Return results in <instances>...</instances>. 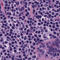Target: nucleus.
<instances>
[{"instance_id": "0e129e2a", "label": "nucleus", "mask_w": 60, "mask_h": 60, "mask_svg": "<svg viewBox=\"0 0 60 60\" xmlns=\"http://www.w3.org/2000/svg\"><path fill=\"white\" fill-rule=\"evenodd\" d=\"M50 21H53V19H50Z\"/></svg>"}, {"instance_id": "4c0bfd02", "label": "nucleus", "mask_w": 60, "mask_h": 60, "mask_svg": "<svg viewBox=\"0 0 60 60\" xmlns=\"http://www.w3.org/2000/svg\"><path fill=\"white\" fill-rule=\"evenodd\" d=\"M12 40L13 41H15V38H13L12 39Z\"/></svg>"}, {"instance_id": "4be33fe9", "label": "nucleus", "mask_w": 60, "mask_h": 60, "mask_svg": "<svg viewBox=\"0 0 60 60\" xmlns=\"http://www.w3.org/2000/svg\"><path fill=\"white\" fill-rule=\"evenodd\" d=\"M13 15L14 16H15V12H13Z\"/></svg>"}, {"instance_id": "8fccbe9b", "label": "nucleus", "mask_w": 60, "mask_h": 60, "mask_svg": "<svg viewBox=\"0 0 60 60\" xmlns=\"http://www.w3.org/2000/svg\"><path fill=\"white\" fill-rule=\"evenodd\" d=\"M19 58H20L21 57V55H19Z\"/></svg>"}, {"instance_id": "2f4dec72", "label": "nucleus", "mask_w": 60, "mask_h": 60, "mask_svg": "<svg viewBox=\"0 0 60 60\" xmlns=\"http://www.w3.org/2000/svg\"><path fill=\"white\" fill-rule=\"evenodd\" d=\"M55 30H56V31H57V30H58V29L57 28H56L55 29Z\"/></svg>"}, {"instance_id": "49530a36", "label": "nucleus", "mask_w": 60, "mask_h": 60, "mask_svg": "<svg viewBox=\"0 0 60 60\" xmlns=\"http://www.w3.org/2000/svg\"><path fill=\"white\" fill-rule=\"evenodd\" d=\"M16 26L17 27H18V26H19V24H16Z\"/></svg>"}, {"instance_id": "79ce46f5", "label": "nucleus", "mask_w": 60, "mask_h": 60, "mask_svg": "<svg viewBox=\"0 0 60 60\" xmlns=\"http://www.w3.org/2000/svg\"><path fill=\"white\" fill-rule=\"evenodd\" d=\"M52 45L53 46H55L56 45V44L54 43H53L52 44Z\"/></svg>"}, {"instance_id": "5fc2aeb1", "label": "nucleus", "mask_w": 60, "mask_h": 60, "mask_svg": "<svg viewBox=\"0 0 60 60\" xmlns=\"http://www.w3.org/2000/svg\"><path fill=\"white\" fill-rule=\"evenodd\" d=\"M14 52L15 53H16V52H17V51L16 50H14Z\"/></svg>"}, {"instance_id": "9d476101", "label": "nucleus", "mask_w": 60, "mask_h": 60, "mask_svg": "<svg viewBox=\"0 0 60 60\" xmlns=\"http://www.w3.org/2000/svg\"><path fill=\"white\" fill-rule=\"evenodd\" d=\"M36 56L35 55H34V56H32V58H34V59H35V58H36Z\"/></svg>"}, {"instance_id": "864d4df0", "label": "nucleus", "mask_w": 60, "mask_h": 60, "mask_svg": "<svg viewBox=\"0 0 60 60\" xmlns=\"http://www.w3.org/2000/svg\"><path fill=\"white\" fill-rule=\"evenodd\" d=\"M34 41H36V38H35L34 39Z\"/></svg>"}, {"instance_id": "3c124183", "label": "nucleus", "mask_w": 60, "mask_h": 60, "mask_svg": "<svg viewBox=\"0 0 60 60\" xmlns=\"http://www.w3.org/2000/svg\"><path fill=\"white\" fill-rule=\"evenodd\" d=\"M29 26H32V24L31 23H30L29 24Z\"/></svg>"}, {"instance_id": "ea45409f", "label": "nucleus", "mask_w": 60, "mask_h": 60, "mask_svg": "<svg viewBox=\"0 0 60 60\" xmlns=\"http://www.w3.org/2000/svg\"><path fill=\"white\" fill-rule=\"evenodd\" d=\"M53 34H56V32H53Z\"/></svg>"}, {"instance_id": "7c9ffc66", "label": "nucleus", "mask_w": 60, "mask_h": 60, "mask_svg": "<svg viewBox=\"0 0 60 60\" xmlns=\"http://www.w3.org/2000/svg\"><path fill=\"white\" fill-rule=\"evenodd\" d=\"M22 17L24 19H26V16H22Z\"/></svg>"}, {"instance_id": "603ef678", "label": "nucleus", "mask_w": 60, "mask_h": 60, "mask_svg": "<svg viewBox=\"0 0 60 60\" xmlns=\"http://www.w3.org/2000/svg\"><path fill=\"white\" fill-rule=\"evenodd\" d=\"M26 27L27 28H28V25H27L26 26Z\"/></svg>"}, {"instance_id": "7ed1b4c3", "label": "nucleus", "mask_w": 60, "mask_h": 60, "mask_svg": "<svg viewBox=\"0 0 60 60\" xmlns=\"http://www.w3.org/2000/svg\"><path fill=\"white\" fill-rule=\"evenodd\" d=\"M36 18H37L38 19H40V18H41V15L40 16L38 15L37 16H36Z\"/></svg>"}, {"instance_id": "6ab92c4d", "label": "nucleus", "mask_w": 60, "mask_h": 60, "mask_svg": "<svg viewBox=\"0 0 60 60\" xmlns=\"http://www.w3.org/2000/svg\"><path fill=\"white\" fill-rule=\"evenodd\" d=\"M48 1L49 4H51V0H48Z\"/></svg>"}, {"instance_id": "473e14b6", "label": "nucleus", "mask_w": 60, "mask_h": 60, "mask_svg": "<svg viewBox=\"0 0 60 60\" xmlns=\"http://www.w3.org/2000/svg\"><path fill=\"white\" fill-rule=\"evenodd\" d=\"M2 33L3 34H5V31H3Z\"/></svg>"}, {"instance_id": "c85d7f7f", "label": "nucleus", "mask_w": 60, "mask_h": 60, "mask_svg": "<svg viewBox=\"0 0 60 60\" xmlns=\"http://www.w3.org/2000/svg\"><path fill=\"white\" fill-rule=\"evenodd\" d=\"M21 16V14H19L18 15V17H19L20 16Z\"/></svg>"}, {"instance_id": "72a5a7b5", "label": "nucleus", "mask_w": 60, "mask_h": 60, "mask_svg": "<svg viewBox=\"0 0 60 60\" xmlns=\"http://www.w3.org/2000/svg\"><path fill=\"white\" fill-rule=\"evenodd\" d=\"M24 6L25 8H27V7L26 6V5H25Z\"/></svg>"}, {"instance_id": "2eb2a0df", "label": "nucleus", "mask_w": 60, "mask_h": 60, "mask_svg": "<svg viewBox=\"0 0 60 60\" xmlns=\"http://www.w3.org/2000/svg\"><path fill=\"white\" fill-rule=\"evenodd\" d=\"M26 36H25L24 38V40H26Z\"/></svg>"}, {"instance_id": "1a4fd4ad", "label": "nucleus", "mask_w": 60, "mask_h": 60, "mask_svg": "<svg viewBox=\"0 0 60 60\" xmlns=\"http://www.w3.org/2000/svg\"><path fill=\"white\" fill-rule=\"evenodd\" d=\"M49 49V52H51L52 51V52H53V49H52H52Z\"/></svg>"}, {"instance_id": "338daca9", "label": "nucleus", "mask_w": 60, "mask_h": 60, "mask_svg": "<svg viewBox=\"0 0 60 60\" xmlns=\"http://www.w3.org/2000/svg\"><path fill=\"white\" fill-rule=\"evenodd\" d=\"M23 56H26V55L25 54H23Z\"/></svg>"}, {"instance_id": "423d86ee", "label": "nucleus", "mask_w": 60, "mask_h": 60, "mask_svg": "<svg viewBox=\"0 0 60 60\" xmlns=\"http://www.w3.org/2000/svg\"><path fill=\"white\" fill-rule=\"evenodd\" d=\"M15 3L17 4V5H19V1H18L17 3L16 2H15Z\"/></svg>"}, {"instance_id": "a878e982", "label": "nucleus", "mask_w": 60, "mask_h": 60, "mask_svg": "<svg viewBox=\"0 0 60 60\" xmlns=\"http://www.w3.org/2000/svg\"><path fill=\"white\" fill-rule=\"evenodd\" d=\"M17 37H18V38H20V35H18L17 36Z\"/></svg>"}, {"instance_id": "5701e85b", "label": "nucleus", "mask_w": 60, "mask_h": 60, "mask_svg": "<svg viewBox=\"0 0 60 60\" xmlns=\"http://www.w3.org/2000/svg\"><path fill=\"white\" fill-rule=\"evenodd\" d=\"M24 46H25V47H26L27 46V44L24 45Z\"/></svg>"}, {"instance_id": "a211bd4d", "label": "nucleus", "mask_w": 60, "mask_h": 60, "mask_svg": "<svg viewBox=\"0 0 60 60\" xmlns=\"http://www.w3.org/2000/svg\"><path fill=\"white\" fill-rule=\"evenodd\" d=\"M28 19L29 20H32V18H31L30 17L28 18Z\"/></svg>"}, {"instance_id": "393cba45", "label": "nucleus", "mask_w": 60, "mask_h": 60, "mask_svg": "<svg viewBox=\"0 0 60 60\" xmlns=\"http://www.w3.org/2000/svg\"><path fill=\"white\" fill-rule=\"evenodd\" d=\"M45 7H47V6H48V5L47 4H45Z\"/></svg>"}, {"instance_id": "dca6fc26", "label": "nucleus", "mask_w": 60, "mask_h": 60, "mask_svg": "<svg viewBox=\"0 0 60 60\" xmlns=\"http://www.w3.org/2000/svg\"><path fill=\"white\" fill-rule=\"evenodd\" d=\"M41 30V32H44V31H43V29H40Z\"/></svg>"}, {"instance_id": "f03ea898", "label": "nucleus", "mask_w": 60, "mask_h": 60, "mask_svg": "<svg viewBox=\"0 0 60 60\" xmlns=\"http://www.w3.org/2000/svg\"><path fill=\"white\" fill-rule=\"evenodd\" d=\"M25 10V8L24 7H22L21 8H20V9L19 10V11H23Z\"/></svg>"}, {"instance_id": "f704fd0d", "label": "nucleus", "mask_w": 60, "mask_h": 60, "mask_svg": "<svg viewBox=\"0 0 60 60\" xmlns=\"http://www.w3.org/2000/svg\"><path fill=\"white\" fill-rule=\"evenodd\" d=\"M29 35H33V34L32 33H30L29 34Z\"/></svg>"}, {"instance_id": "a19ab883", "label": "nucleus", "mask_w": 60, "mask_h": 60, "mask_svg": "<svg viewBox=\"0 0 60 60\" xmlns=\"http://www.w3.org/2000/svg\"><path fill=\"white\" fill-rule=\"evenodd\" d=\"M56 34L57 36H59V34L58 33H57Z\"/></svg>"}, {"instance_id": "a18cd8bd", "label": "nucleus", "mask_w": 60, "mask_h": 60, "mask_svg": "<svg viewBox=\"0 0 60 60\" xmlns=\"http://www.w3.org/2000/svg\"><path fill=\"white\" fill-rule=\"evenodd\" d=\"M44 23L45 24H46L47 23V21H44Z\"/></svg>"}, {"instance_id": "680f3d73", "label": "nucleus", "mask_w": 60, "mask_h": 60, "mask_svg": "<svg viewBox=\"0 0 60 60\" xmlns=\"http://www.w3.org/2000/svg\"><path fill=\"white\" fill-rule=\"evenodd\" d=\"M35 45V43H34L33 44V45H34V46Z\"/></svg>"}, {"instance_id": "69168bd1", "label": "nucleus", "mask_w": 60, "mask_h": 60, "mask_svg": "<svg viewBox=\"0 0 60 60\" xmlns=\"http://www.w3.org/2000/svg\"><path fill=\"white\" fill-rule=\"evenodd\" d=\"M47 10H48V11H49V7H47Z\"/></svg>"}, {"instance_id": "0eeeda50", "label": "nucleus", "mask_w": 60, "mask_h": 60, "mask_svg": "<svg viewBox=\"0 0 60 60\" xmlns=\"http://www.w3.org/2000/svg\"><path fill=\"white\" fill-rule=\"evenodd\" d=\"M34 3L35 4H36V5H38V4H39V2H37L36 1H35L34 2Z\"/></svg>"}, {"instance_id": "de8ad7c7", "label": "nucleus", "mask_w": 60, "mask_h": 60, "mask_svg": "<svg viewBox=\"0 0 60 60\" xmlns=\"http://www.w3.org/2000/svg\"><path fill=\"white\" fill-rule=\"evenodd\" d=\"M9 26H11H11H12V24H10Z\"/></svg>"}, {"instance_id": "9b49d317", "label": "nucleus", "mask_w": 60, "mask_h": 60, "mask_svg": "<svg viewBox=\"0 0 60 60\" xmlns=\"http://www.w3.org/2000/svg\"><path fill=\"white\" fill-rule=\"evenodd\" d=\"M43 41V42H44V40H40L39 41V42L38 43H40V42H41V41Z\"/></svg>"}, {"instance_id": "39448f33", "label": "nucleus", "mask_w": 60, "mask_h": 60, "mask_svg": "<svg viewBox=\"0 0 60 60\" xmlns=\"http://www.w3.org/2000/svg\"><path fill=\"white\" fill-rule=\"evenodd\" d=\"M55 43H56V47H59V45H58V43L56 41H55Z\"/></svg>"}, {"instance_id": "20e7f679", "label": "nucleus", "mask_w": 60, "mask_h": 60, "mask_svg": "<svg viewBox=\"0 0 60 60\" xmlns=\"http://www.w3.org/2000/svg\"><path fill=\"white\" fill-rule=\"evenodd\" d=\"M47 48H49V49H52V48H53V46H52L51 47H50V46L49 45H47Z\"/></svg>"}, {"instance_id": "f257e3e1", "label": "nucleus", "mask_w": 60, "mask_h": 60, "mask_svg": "<svg viewBox=\"0 0 60 60\" xmlns=\"http://www.w3.org/2000/svg\"><path fill=\"white\" fill-rule=\"evenodd\" d=\"M52 49L53 51H52V52L53 53H54V52H56V51H55V50H56L57 49L56 48H52Z\"/></svg>"}, {"instance_id": "e2e57ef3", "label": "nucleus", "mask_w": 60, "mask_h": 60, "mask_svg": "<svg viewBox=\"0 0 60 60\" xmlns=\"http://www.w3.org/2000/svg\"><path fill=\"white\" fill-rule=\"evenodd\" d=\"M3 52H6V50H4L3 51Z\"/></svg>"}, {"instance_id": "412c9836", "label": "nucleus", "mask_w": 60, "mask_h": 60, "mask_svg": "<svg viewBox=\"0 0 60 60\" xmlns=\"http://www.w3.org/2000/svg\"><path fill=\"white\" fill-rule=\"evenodd\" d=\"M34 28H33V26H31L30 27V29H31V30H32Z\"/></svg>"}, {"instance_id": "774afa93", "label": "nucleus", "mask_w": 60, "mask_h": 60, "mask_svg": "<svg viewBox=\"0 0 60 60\" xmlns=\"http://www.w3.org/2000/svg\"><path fill=\"white\" fill-rule=\"evenodd\" d=\"M7 28L8 29H10V27L9 26H8L7 27Z\"/></svg>"}, {"instance_id": "c756f323", "label": "nucleus", "mask_w": 60, "mask_h": 60, "mask_svg": "<svg viewBox=\"0 0 60 60\" xmlns=\"http://www.w3.org/2000/svg\"><path fill=\"white\" fill-rule=\"evenodd\" d=\"M38 37H39L40 38H41V35H39Z\"/></svg>"}, {"instance_id": "6e6552de", "label": "nucleus", "mask_w": 60, "mask_h": 60, "mask_svg": "<svg viewBox=\"0 0 60 60\" xmlns=\"http://www.w3.org/2000/svg\"><path fill=\"white\" fill-rule=\"evenodd\" d=\"M12 32H13V30L12 29H11L10 30V34H12Z\"/></svg>"}, {"instance_id": "c03bdc74", "label": "nucleus", "mask_w": 60, "mask_h": 60, "mask_svg": "<svg viewBox=\"0 0 60 60\" xmlns=\"http://www.w3.org/2000/svg\"><path fill=\"white\" fill-rule=\"evenodd\" d=\"M43 29L44 30H46V27H44L43 28Z\"/></svg>"}, {"instance_id": "cd10ccee", "label": "nucleus", "mask_w": 60, "mask_h": 60, "mask_svg": "<svg viewBox=\"0 0 60 60\" xmlns=\"http://www.w3.org/2000/svg\"><path fill=\"white\" fill-rule=\"evenodd\" d=\"M55 26H54V25H53L52 26V28H55Z\"/></svg>"}, {"instance_id": "6e6d98bb", "label": "nucleus", "mask_w": 60, "mask_h": 60, "mask_svg": "<svg viewBox=\"0 0 60 60\" xmlns=\"http://www.w3.org/2000/svg\"><path fill=\"white\" fill-rule=\"evenodd\" d=\"M11 44H14V42L13 41H12V42Z\"/></svg>"}, {"instance_id": "b1692460", "label": "nucleus", "mask_w": 60, "mask_h": 60, "mask_svg": "<svg viewBox=\"0 0 60 60\" xmlns=\"http://www.w3.org/2000/svg\"><path fill=\"white\" fill-rule=\"evenodd\" d=\"M28 10L29 11H30V9L29 8V7H28Z\"/></svg>"}, {"instance_id": "13d9d810", "label": "nucleus", "mask_w": 60, "mask_h": 60, "mask_svg": "<svg viewBox=\"0 0 60 60\" xmlns=\"http://www.w3.org/2000/svg\"><path fill=\"white\" fill-rule=\"evenodd\" d=\"M22 44V43H21V42H20L19 43V44L20 45H21Z\"/></svg>"}, {"instance_id": "58836bf2", "label": "nucleus", "mask_w": 60, "mask_h": 60, "mask_svg": "<svg viewBox=\"0 0 60 60\" xmlns=\"http://www.w3.org/2000/svg\"><path fill=\"white\" fill-rule=\"evenodd\" d=\"M43 2L44 3H45L46 2V0H43Z\"/></svg>"}, {"instance_id": "c9c22d12", "label": "nucleus", "mask_w": 60, "mask_h": 60, "mask_svg": "<svg viewBox=\"0 0 60 60\" xmlns=\"http://www.w3.org/2000/svg\"><path fill=\"white\" fill-rule=\"evenodd\" d=\"M52 15H54L55 14V13H54V12H52Z\"/></svg>"}, {"instance_id": "f3484780", "label": "nucleus", "mask_w": 60, "mask_h": 60, "mask_svg": "<svg viewBox=\"0 0 60 60\" xmlns=\"http://www.w3.org/2000/svg\"><path fill=\"white\" fill-rule=\"evenodd\" d=\"M59 52V53H60V50H59V49H58L56 51V52Z\"/></svg>"}, {"instance_id": "f8f14e48", "label": "nucleus", "mask_w": 60, "mask_h": 60, "mask_svg": "<svg viewBox=\"0 0 60 60\" xmlns=\"http://www.w3.org/2000/svg\"><path fill=\"white\" fill-rule=\"evenodd\" d=\"M19 30H21L22 31L23 30V29L22 28H19Z\"/></svg>"}, {"instance_id": "4d7b16f0", "label": "nucleus", "mask_w": 60, "mask_h": 60, "mask_svg": "<svg viewBox=\"0 0 60 60\" xmlns=\"http://www.w3.org/2000/svg\"><path fill=\"white\" fill-rule=\"evenodd\" d=\"M43 38H44L45 39H46V38H47V37L45 36L43 37Z\"/></svg>"}, {"instance_id": "09e8293b", "label": "nucleus", "mask_w": 60, "mask_h": 60, "mask_svg": "<svg viewBox=\"0 0 60 60\" xmlns=\"http://www.w3.org/2000/svg\"><path fill=\"white\" fill-rule=\"evenodd\" d=\"M4 26H6V27H7V24H5L4 25Z\"/></svg>"}, {"instance_id": "ddd939ff", "label": "nucleus", "mask_w": 60, "mask_h": 60, "mask_svg": "<svg viewBox=\"0 0 60 60\" xmlns=\"http://www.w3.org/2000/svg\"><path fill=\"white\" fill-rule=\"evenodd\" d=\"M49 17V18L50 19L51 18V15L50 14H49L48 15Z\"/></svg>"}, {"instance_id": "4468645a", "label": "nucleus", "mask_w": 60, "mask_h": 60, "mask_svg": "<svg viewBox=\"0 0 60 60\" xmlns=\"http://www.w3.org/2000/svg\"><path fill=\"white\" fill-rule=\"evenodd\" d=\"M11 28L12 29H15V27L13 26H12Z\"/></svg>"}, {"instance_id": "37998d69", "label": "nucleus", "mask_w": 60, "mask_h": 60, "mask_svg": "<svg viewBox=\"0 0 60 60\" xmlns=\"http://www.w3.org/2000/svg\"><path fill=\"white\" fill-rule=\"evenodd\" d=\"M3 36V34H0V37H2Z\"/></svg>"}, {"instance_id": "bb28decb", "label": "nucleus", "mask_w": 60, "mask_h": 60, "mask_svg": "<svg viewBox=\"0 0 60 60\" xmlns=\"http://www.w3.org/2000/svg\"><path fill=\"white\" fill-rule=\"evenodd\" d=\"M20 3L21 4H23V2L22 1H20Z\"/></svg>"}, {"instance_id": "e433bc0d", "label": "nucleus", "mask_w": 60, "mask_h": 60, "mask_svg": "<svg viewBox=\"0 0 60 60\" xmlns=\"http://www.w3.org/2000/svg\"><path fill=\"white\" fill-rule=\"evenodd\" d=\"M56 26L57 27H58L59 26V25H56Z\"/></svg>"}, {"instance_id": "bf43d9fd", "label": "nucleus", "mask_w": 60, "mask_h": 60, "mask_svg": "<svg viewBox=\"0 0 60 60\" xmlns=\"http://www.w3.org/2000/svg\"><path fill=\"white\" fill-rule=\"evenodd\" d=\"M10 19H13V17H12L10 18Z\"/></svg>"}, {"instance_id": "052dcab7", "label": "nucleus", "mask_w": 60, "mask_h": 60, "mask_svg": "<svg viewBox=\"0 0 60 60\" xmlns=\"http://www.w3.org/2000/svg\"><path fill=\"white\" fill-rule=\"evenodd\" d=\"M42 49L40 50L39 51L40 52H42Z\"/></svg>"}, {"instance_id": "aec40b11", "label": "nucleus", "mask_w": 60, "mask_h": 60, "mask_svg": "<svg viewBox=\"0 0 60 60\" xmlns=\"http://www.w3.org/2000/svg\"><path fill=\"white\" fill-rule=\"evenodd\" d=\"M22 28H25V26L24 24H23L22 25Z\"/></svg>"}]
</instances>
